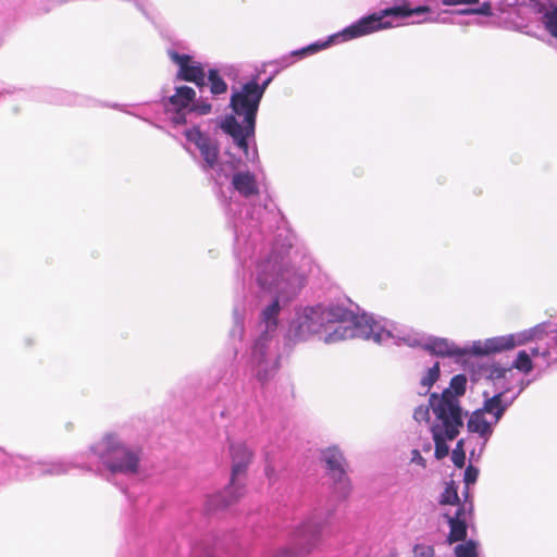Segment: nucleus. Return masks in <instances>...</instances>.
Masks as SVG:
<instances>
[{"label":"nucleus","mask_w":557,"mask_h":557,"mask_svg":"<svg viewBox=\"0 0 557 557\" xmlns=\"http://www.w3.org/2000/svg\"><path fill=\"white\" fill-rule=\"evenodd\" d=\"M223 173L215 193L234 234L236 275L242 271L244 285L234 299L228 336L233 343L242 342L249 317L251 345L245 356L246 372L263 385L278 368L275 336L281 311L306 285L312 260L304 255L296 269L292 258L295 235L282 212L275 206L251 203L270 198L261 162L259 168L246 165L230 153Z\"/></svg>","instance_id":"obj_1"},{"label":"nucleus","mask_w":557,"mask_h":557,"mask_svg":"<svg viewBox=\"0 0 557 557\" xmlns=\"http://www.w3.org/2000/svg\"><path fill=\"white\" fill-rule=\"evenodd\" d=\"M140 451L121 442L113 434L90 446L88 451L77 454L72 458H54L32 461L21 456H10L0 448V485L12 479L58 476L69 473L72 469L94 471L126 493V486L114 482L116 475L129 476L137 473Z\"/></svg>","instance_id":"obj_2"},{"label":"nucleus","mask_w":557,"mask_h":557,"mask_svg":"<svg viewBox=\"0 0 557 557\" xmlns=\"http://www.w3.org/2000/svg\"><path fill=\"white\" fill-rule=\"evenodd\" d=\"M322 459L332 481L330 496L325 500H318L311 515L294 530L288 546L278 550L274 557H301L312 552L320 543L324 524L337 505L350 494L351 485L343 468L342 451L337 447H329L322 451Z\"/></svg>","instance_id":"obj_3"},{"label":"nucleus","mask_w":557,"mask_h":557,"mask_svg":"<svg viewBox=\"0 0 557 557\" xmlns=\"http://www.w3.org/2000/svg\"><path fill=\"white\" fill-rule=\"evenodd\" d=\"M349 314L339 305L298 306L283 335L284 347L292 349L295 345L309 341L334 320L345 319Z\"/></svg>","instance_id":"obj_4"},{"label":"nucleus","mask_w":557,"mask_h":557,"mask_svg":"<svg viewBox=\"0 0 557 557\" xmlns=\"http://www.w3.org/2000/svg\"><path fill=\"white\" fill-rule=\"evenodd\" d=\"M156 111V120L169 121L172 125H185L193 114L207 115L212 112V102L208 97L196 99V91L189 86H176L173 95L163 96L161 101L149 103Z\"/></svg>","instance_id":"obj_5"},{"label":"nucleus","mask_w":557,"mask_h":557,"mask_svg":"<svg viewBox=\"0 0 557 557\" xmlns=\"http://www.w3.org/2000/svg\"><path fill=\"white\" fill-rule=\"evenodd\" d=\"M232 458V473L230 484L216 494L211 495L206 502V511L213 513L227 509L245 492L243 479L252 460L253 451L244 442L230 444Z\"/></svg>","instance_id":"obj_6"},{"label":"nucleus","mask_w":557,"mask_h":557,"mask_svg":"<svg viewBox=\"0 0 557 557\" xmlns=\"http://www.w3.org/2000/svg\"><path fill=\"white\" fill-rule=\"evenodd\" d=\"M222 131L231 138V147L226 152L242 158L246 165L260 166V157L256 141V125L239 123L235 116H225L221 122Z\"/></svg>","instance_id":"obj_7"},{"label":"nucleus","mask_w":557,"mask_h":557,"mask_svg":"<svg viewBox=\"0 0 557 557\" xmlns=\"http://www.w3.org/2000/svg\"><path fill=\"white\" fill-rule=\"evenodd\" d=\"M391 4L377 13L366 16L375 20L373 33L406 24L409 18H412V23L432 20L424 0H391Z\"/></svg>","instance_id":"obj_8"},{"label":"nucleus","mask_w":557,"mask_h":557,"mask_svg":"<svg viewBox=\"0 0 557 557\" xmlns=\"http://www.w3.org/2000/svg\"><path fill=\"white\" fill-rule=\"evenodd\" d=\"M267 83H258L255 76L239 87L233 86L228 103L232 113L226 116H235L239 123L257 125V115L267 90Z\"/></svg>","instance_id":"obj_9"},{"label":"nucleus","mask_w":557,"mask_h":557,"mask_svg":"<svg viewBox=\"0 0 557 557\" xmlns=\"http://www.w3.org/2000/svg\"><path fill=\"white\" fill-rule=\"evenodd\" d=\"M430 406L435 417L431 432H440L458 436L463 426V412L459 399H455L449 391L430 395Z\"/></svg>","instance_id":"obj_10"},{"label":"nucleus","mask_w":557,"mask_h":557,"mask_svg":"<svg viewBox=\"0 0 557 557\" xmlns=\"http://www.w3.org/2000/svg\"><path fill=\"white\" fill-rule=\"evenodd\" d=\"M188 145H194L200 153L198 164L214 183H220L225 161H220V146L214 137L193 125L183 132Z\"/></svg>","instance_id":"obj_11"},{"label":"nucleus","mask_w":557,"mask_h":557,"mask_svg":"<svg viewBox=\"0 0 557 557\" xmlns=\"http://www.w3.org/2000/svg\"><path fill=\"white\" fill-rule=\"evenodd\" d=\"M374 23L375 20L372 17H361L342 30L330 35L326 39H320L306 47L293 50L289 53L282 55V58H288L290 66L296 62V59L300 60L323 49H326L332 45L342 44L372 34L373 29L375 28Z\"/></svg>","instance_id":"obj_12"},{"label":"nucleus","mask_w":557,"mask_h":557,"mask_svg":"<svg viewBox=\"0 0 557 557\" xmlns=\"http://www.w3.org/2000/svg\"><path fill=\"white\" fill-rule=\"evenodd\" d=\"M371 341L380 345L420 347L423 333L382 317L370 314Z\"/></svg>","instance_id":"obj_13"},{"label":"nucleus","mask_w":557,"mask_h":557,"mask_svg":"<svg viewBox=\"0 0 557 557\" xmlns=\"http://www.w3.org/2000/svg\"><path fill=\"white\" fill-rule=\"evenodd\" d=\"M39 99L52 103V104H62V106H78V107H96V106H104L109 107L119 111H122L124 113H127L129 115L136 116L143 121L149 122L151 125L161 128L157 123L152 122L150 117L143 116L136 112L128 111L126 109V106L120 104L116 102L113 103H101L97 101L96 99L88 97L86 95H81L77 92L63 90L59 88H52L47 87L40 90Z\"/></svg>","instance_id":"obj_14"},{"label":"nucleus","mask_w":557,"mask_h":557,"mask_svg":"<svg viewBox=\"0 0 557 557\" xmlns=\"http://www.w3.org/2000/svg\"><path fill=\"white\" fill-rule=\"evenodd\" d=\"M345 311L349 314L345 319L334 320L333 323L338 324L332 332H329L323 341L326 344H334L339 341L348 338H363L371 341V324L370 314L362 313L361 315L354 313L351 310L345 308Z\"/></svg>","instance_id":"obj_15"},{"label":"nucleus","mask_w":557,"mask_h":557,"mask_svg":"<svg viewBox=\"0 0 557 557\" xmlns=\"http://www.w3.org/2000/svg\"><path fill=\"white\" fill-rule=\"evenodd\" d=\"M170 60L177 65L176 79L194 83L200 91L207 85L202 64L188 53L178 52L174 47L168 49Z\"/></svg>","instance_id":"obj_16"},{"label":"nucleus","mask_w":557,"mask_h":557,"mask_svg":"<svg viewBox=\"0 0 557 557\" xmlns=\"http://www.w3.org/2000/svg\"><path fill=\"white\" fill-rule=\"evenodd\" d=\"M523 389L524 385L521 383V386L518 388V391L510 396L508 394L511 392V388H504L492 396H490L487 392H484L483 406L482 408H479V410L484 414H492L494 418L493 423L497 424L504 416L505 411L513 404V401L518 398Z\"/></svg>","instance_id":"obj_17"},{"label":"nucleus","mask_w":557,"mask_h":557,"mask_svg":"<svg viewBox=\"0 0 557 557\" xmlns=\"http://www.w3.org/2000/svg\"><path fill=\"white\" fill-rule=\"evenodd\" d=\"M473 503L469 499V491L465 492V500L459 504L454 515L445 513L449 525L448 542L456 543L463 541L467 536V522L471 518Z\"/></svg>","instance_id":"obj_18"},{"label":"nucleus","mask_w":557,"mask_h":557,"mask_svg":"<svg viewBox=\"0 0 557 557\" xmlns=\"http://www.w3.org/2000/svg\"><path fill=\"white\" fill-rule=\"evenodd\" d=\"M420 347L433 356L454 358L456 361H460L463 357L470 356L469 345L459 347L453 341L445 337L426 336L423 334Z\"/></svg>","instance_id":"obj_19"},{"label":"nucleus","mask_w":557,"mask_h":557,"mask_svg":"<svg viewBox=\"0 0 557 557\" xmlns=\"http://www.w3.org/2000/svg\"><path fill=\"white\" fill-rule=\"evenodd\" d=\"M470 346V356H487L491 354L503 352L513 349L512 336L502 335L486 338L485 341H474Z\"/></svg>","instance_id":"obj_20"},{"label":"nucleus","mask_w":557,"mask_h":557,"mask_svg":"<svg viewBox=\"0 0 557 557\" xmlns=\"http://www.w3.org/2000/svg\"><path fill=\"white\" fill-rule=\"evenodd\" d=\"M228 70L230 67L227 65H223L220 69L211 67L206 73L207 85L205 87H209L212 98L219 99L227 92L228 86L223 75H227Z\"/></svg>","instance_id":"obj_21"},{"label":"nucleus","mask_w":557,"mask_h":557,"mask_svg":"<svg viewBox=\"0 0 557 557\" xmlns=\"http://www.w3.org/2000/svg\"><path fill=\"white\" fill-rule=\"evenodd\" d=\"M549 322H542L536 324L533 327H530L528 330H523L521 332L509 334V336H512L513 342V348L517 346L524 345L529 342H541L544 341L545 334L548 331Z\"/></svg>","instance_id":"obj_22"},{"label":"nucleus","mask_w":557,"mask_h":557,"mask_svg":"<svg viewBox=\"0 0 557 557\" xmlns=\"http://www.w3.org/2000/svg\"><path fill=\"white\" fill-rule=\"evenodd\" d=\"M494 425L493 421H487L485 414L479 409L471 413L467 422L469 433L478 434V436L485 438H491Z\"/></svg>","instance_id":"obj_23"},{"label":"nucleus","mask_w":557,"mask_h":557,"mask_svg":"<svg viewBox=\"0 0 557 557\" xmlns=\"http://www.w3.org/2000/svg\"><path fill=\"white\" fill-rule=\"evenodd\" d=\"M237 404L234 396L230 393L226 398H219L212 408V414H219L221 418H232L237 414Z\"/></svg>","instance_id":"obj_24"},{"label":"nucleus","mask_w":557,"mask_h":557,"mask_svg":"<svg viewBox=\"0 0 557 557\" xmlns=\"http://www.w3.org/2000/svg\"><path fill=\"white\" fill-rule=\"evenodd\" d=\"M472 14H480V15H484V16L492 15L493 13H492V7H491L490 2H483L478 8L451 11L449 22L457 23V24H469V22H463L459 18L462 15H472Z\"/></svg>","instance_id":"obj_25"},{"label":"nucleus","mask_w":557,"mask_h":557,"mask_svg":"<svg viewBox=\"0 0 557 557\" xmlns=\"http://www.w3.org/2000/svg\"><path fill=\"white\" fill-rule=\"evenodd\" d=\"M435 445L434 456L437 460L445 458L449 453L448 441L455 440L457 436L446 435L440 432H431Z\"/></svg>","instance_id":"obj_26"},{"label":"nucleus","mask_w":557,"mask_h":557,"mask_svg":"<svg viewBox=\"0 0 557 557\" xmlns=\"http://www.w3.org/2000/svg\"><path fill=\"white\" fill-rule=\"evenodd\" d=\"M511 374V368H505L499 364H493L488 369L487 377L494 382V385L499 389L508 388L504 385L503 381L507 375Z\"/></svg>","instance_id":"obj_27"},{"label":"nucleus","mask_w":557,"mask_h":557,"mask_svg":"<svg viewBox=\"0 0 557 557\" xmlns=\"http://www.w3.org/2000/svg\"><path fill=\"white\" fill-rule=\"evenodd\" d=\"M552 10L543 15V23L547 32L557 38V0H547Z\"/></svg>","instance_id":"obj_28"},{"label":"nucleus","mask_w":557,"mask_h":557,"mask_svg":"<svg viewBox=\"0 0 557 557\" xmlns=\"http://www.w3.org/2000/svg\"><path fill=\"white\" fill-rule=\"evenodd\" d=\"M473 436L460 438L451 453V461L457 468H462L466 463V444H472Z\"/></svg>","instance_id":"obj_29"},{"label":"nucleus","mask_w":557,"mask_h":557,"mask_svg":"<svg viewBox=\"0 0 557 557\" xmlns=\"http://www.w3.org/2000/svg\"><path fill=\"white\" fill-rule=\"evenodd\" d=\"M509 368H511V370L517 369L520 372L528 374L533 369V362L525 350H520Z\"/></svg>","instance_id":"obj_30"},{"label":"nucleus","mask_w":557,"mask_h":557,"mask_svg":"<svg viewBox=\"0 0 557 557\" xmlns=\"http://www.w3.org/2000/svg\"><path fill=\"white\" fill-rule=\"evenodd\" d=\"M467 377L463 374L454 375L450 380L449 386L444 391H449L455 399L466 393Z\"/></svg>","instance_id":"obj_31"},{"label":"nucleus","mask_w":557,"mask_h":557,"mask_svg":"<svg viewBox=\"0 0 557 557\" xmlns=\"http://www.w3.org/2000/svg\"><path fill=\"white\" fill-rule=\"evenodd\" d=\"M473 441L475 443L469 450V459L471 462H478L480 460L490 438L478 436V437H473L472 442Z\"/></svg>","instance_id":"obj_32"},{"label":"nucleus","mask_w":557,"mask_h":557,"mask_svg":"<svg viewBox=\"0 0 557 557\" xmlns=\"http://www.w3.org/2000/svg\"><path fill=\"white\" fill-rule=\"evenodd\" d=\"M218 547L219 543H214L212 547L203 543H197L191 548V557H216Z\"/></svg>","instance_id":"obj_33"},{"label":"nucleus","mask_w":557,"mask_h":557,"mask_svg":"<svg viewBox=\"0 0 557 557\" xmlns=\"http://www.w3.org/2000/svg\"><path fill=\"white\" fill-rule=\"evenodd\" d=\"M440 377V363L435 362L428 369L426 373L421 377L420 384L426 387V392Z\"/></svg>","instance_id":"obj_34"},{"label":"nucleus","mask_w":557,"mask_h":557,"mask_svg":"<svg viewBox=\"0 0 557 557\" xmlns=\"http://www.w3.org/2000/svg\"><path fill=\"white\" fill-rule=\"evenodd\" d=\"M478 543L469 540L466 544H458L455 547L456 557H479L476 553Z\"/></svg>","instance_id":"obj_35"},{"label":"nucleus","mask_w":557,"mask_h":557,"mask_svg":"<svg viewBox=\"0 0 557 557\" xmlns=\"http://www.w3.org/2000/svg\"><path fill=\"white\" fill-rule=\"evenodd\" d=\"M269 65H272L274 69L270 73V75L263 81L268 82L267 87L271 84V82L274 79V77L284 69H287L289 66V60L288 58H278L273 61L269 62Z\"/></svg>","instance_id":"obj_36"},{"label":"nucleus","mask_w":557,"mask_h":557,"mask_svg":"<svg viewBox=\"0 0 557 557\" xmlns=\"http://www.w3.org/2000/svg\"><path fill=\"white\" fill-rule=\"evenodd\" d=\"M413 557H434L433 545L425 542H418L412 547Z\"/></svg>","instance_id":"obj_37"},{"label":"nucleus","mask_w":557,"mask_h":557,"mask_svg":"<svg viewBox=\"0 0 557 557\" xmlns=\"http://www.w3.org/2000/svg\"><path fill=\"white\" fill-rule=\"evenodd\" d=\"M441 504H447V505H459V497L457 490L454 487V485H448L445 487L444 492L441 494L440 497Z\"/></svg>","instance_id":"obj_38"},{"label":"nucleus","mask_w":557,"mask_h":557,"mask_svg":"<svg viewBox=\"0 0 557 557\" xmlns=\"http://www.w3.org/2000/svg\"><path fill=\"white\" fill-rule=\"evenodd\" d=\"M543 342L545 344V347L536 346L530 349V352L528 354L530 355L531 358H535L539 356L547 358L550 355V348L555 347V345L548 338H545Z\"/></svg>","instance_id":"obj_39"},{"label":"nucleus","mask_w":557,"mask_h":557,"mask_svg":"<svg viewBox=\"0 0 557 557\" xmlns=\"http://www.w3.org/2000/svg\"><path fill=\"white\" fill-rule=\"evenodd\" d=\"M430 409H431L430 404L418 406L413 411V419L417 422H422V421L428 422L430 420Z\"/></svg>","instance_id":"obj_40"},{"label":"nucleus","mask_w":557,"mask_h":557,"mask_svg":"<svg viewBox=\"0 0 557 557\" xmlns=\"http://www.w3.org/2000/svg\"><path fill=\"white\" fill-rule=\"evenodd\" d=\"M479 476V469L469 465L465 470L463 481L467 486L474 484Z\"/></svg>","instance_id":"obj_41"},{"label":"nucleus","mask_w":557,"mask_h":557,"mask_svg":"<svg viewBox=\"0 0 557 557\" xmlns=\"http://www.w3.org/2000/svg\"><path fill=\"white\" fill-rule=\"evenodd\" d=\"M411 461L421 466L422 468H425V466H426L425 459L421 456V454L418 449L412 450Z\"/></svg>","instance_id":"obj_42"},{"label":"nucleus","mask_w":557,"mask_h":557,"mask_svg":"<svg viewBox=\"0 0 557 557\" xmlns=\"http://www.w3.org/2000/svg\"><path fill=\"white\" fill-rule=\"evenodd\" d=\"M445 5H458V4H471L478 2V0H442Z\"/></svg>","instance_id":"obj_43"},{"label":"nucleus","mask_w":557,"mask_h":557,"mask_svg":"<svg viewBox=\"0 0 557 557\" xmlns=\"http://www.w3.org/2000/svg\"><path fill=\"white\" fill-rule=\"evenodd\" d=\"M264 471H265V475L271 481L272 480V475L274 473V468L271 465V461L269 459L268 453L265 454V469H264Z\"/></svg>","instance_id":"obj_44"},{"label":"nucleus","mask_w":557,"mask_h":557,"mask_svg":"<svg viewBox=\"0 0 557 557\" xmlns=\"http://www.w3.org/2000/svg\"><path fill=\"white\" fill-rule=\"evenodd\" d=\"M134 3L136 8L147 17H149V14L146 10V3L145 0H134Z\"/></svg>","instance_id":"obj_45"},{"label":"nucleus","mask_w":557,"mask_h":557,"mask_svg":"<svg viewBox=\"0 0 557 557\" xmlns=\"http://www.w3.org/2000/svg\"><path fill=\"white\" fill-rule=\"evenodd\" d=\"M184 147H185V150H187L190 154L194 156V152L189 149V147L187 145H184Z\"/></svg>","instance_id":"obj_46"}]
</instances>
